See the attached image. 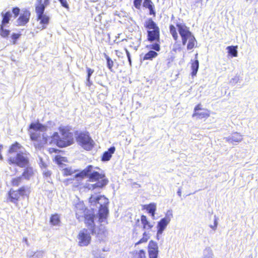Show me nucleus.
Instances as JSON below:
<instances>
[{
    "instance_id": "nucleus-36",
    "label": "nucleus",
    "mask_w": 258,
    "mask_h": 258,
    "mask_svg": "<svg viewBox=\"0 0 258 258\" xmlns=\"http://www.w3.org/2000/svg\"><path fill=\"white\" fill-rule=\"evenodd\" d=\"M150 236L146 232H144L143 234V237L141 238L138 242L135 243V245H137L140 243H146L148 240L149 239Z\"/></svg>"
},
{
    "instance_id": "nucleus-11",
    "label": "nucleus",
    "mask_w": 258,
    "mask_h": 258,
    "mask_svg": "<svg viewBox=\"0 0 258 258\" xmlns=\"http://www.w3.org/2000/svg\"><path fill=\"white\" fill-rule=\"evenodd\" d=\"M122 34H119L118 37H116L115 39L114 40V48H115V51L116 55L118 57H122L125 56L126 54L128 56L129 53L126 48V43L127 42V39L124 38V36L123 35L121 37L120 40L118 39L120 36Z\"/></svg>"
},
{
    "instance_id": "nucleus-30",
    "label": "nucleus",
    "mask_w": 258,
    "mask_h": 258,
    "mask_svg": "<svg viewBox=\"0 0 258 258\" xmlns=\"http://www.w3.org/2000/svg\"><path fill=\"white\" fill-rule=\"evenodd\" d=\"M113 153V147L109 148L108 151H105L102 155L101 160L103 161H107L110 160Z\"/></svg>"
},
{
    "instance_id": "nucleus-25",
    "label": "nucleus",
    "mask_w": 258,
    "mask_h": 258,
    "mask_svg": "<svg viewBox=\"0 0 258 258\" xmlns=\"http://www.w3.org/2000/svg\"><path fill=\"white\" fill-rule=\"evenodd\" d=\"M34 175V170L33 168L31 167L26 166V168L24 169V171L22 173L21 175L22 176L23 178H24L26 180H29L30 178L33 176Z\"/></svg>"
},
{
    "instance_id": "nucleus-24",
    "label": "nucleus",
    "mask_w": 258,
    "mask_h": 258,
    "mask_svg": "<svg viewBox=\"0 0 258 258\" xmlns=\"http://www.w3.org/2000/svg\"><path fill=\"white\" fill-rule=\"evenodd\" d=\"M143 209L147 210L150 214L152 218H155V212L156 210V205L155 203H150L148 205H145L143 206Z\"/></svg>"
},
{
    "instance_id": "nucleus-35",
    "label": "nucleus",
    "mask_w": 258,
    "mask_h": 258,
    "mask_svg": "<svg viewBox=\"0 0 258 258\" xmlns=\"http://www.w3.org/2000/svg\"><path fill=\"white\" fill-rule=\"evenodd\" d=\"M5 26L6 25L0 24V35L3 38L8 37L10 34L9 30L4 28Z\"/></svg>"
},
{
    "instance_id": "nucleus-34",
    "label": "nucleus",
    "mask_w": 258,
    "mask_h": 258,
    "mask_svg": "<svg viewBox=\"0 0 258 258\" xmlns=\"http://www.w3.org/2000/svg\"><path fill=\"white\" fill-rule=\"evenodd\" d=\"M53 161L57 164L60 165L62 164L63 162H67L68 160L66 157L61 156L60 155H57L54 157Z\"/></svg>"
},
{
    "instance_id": "nucleus-41",
    "label": "nucleus",
    "mask_w": 258,
    "mask_h": 258,
    "mask_svg": "<svg viewBox=\"0 0 258 258\" xmlns=\"http://www.w3.org/2000/svg\"><path fill=\"white\" fill-rule=\"evenodd\" d=\"M48 152L50 154H52V153H63L64 152L63 151H61L60 150H58V149H55L54 148H50L49 149H48Z\"/></svg>"
},
{
    "instance_id": "nucleus-33",
    "label": "nucleus",
    "mask_w": 258,
    "mask_h": 258,
    "mask_svg": "<svg viewBox=\"0 0 258 258\" xmlns=\"http://www.w3.org/2000/svg\"><path fill=\"white\" fill-rule=\"evenodd\" d=\"M228 54L231 57H237V46H229L227 47Z\"/></svg>"
},
{
    "instance_id": "nucleus-43",
    "label": "nucleus",
    "mask_w": 258,
    "mask_h": 258,
    "mask_svg": "<svg viewBox=\"0 0 258 258\" xmlns=\"http://www.w3.org/2000/svg\"><path fill=\"white\" fill-rule=\"evenodd\" d=\"M58 1L60 2L61 5L67 9H69V5L67 1V0H58Z\"/></svg>"
},
{
    "instance_id": "nucleus-26",
    "label": "nucleus",
    "mask_w": 258,
    "mask_h": 258,
    "mask_svg": "<svg viewBox=\"0 0 258 258\" xmlns=\"http://www.w3.org/2000/svg\"><path fill=\"white\" fill-rule=\"evenodd\" d=\"M1 16L2 18L1 24L6 25L10 23L12 17V14L10 11L2 12L1 13Z\"/></svg>"
},
{
    "instance_id": "nucleus-14",
    "label": "nucleus",
    "mask_w": 258,
    "mask_h": 258,
    "mask_svg": "<svg viewBox=\"0 0 258 258\" xmlns=\"http://www.w3.org/2000/svg\"><path fill=\"white\" fill-rule=\"evenodd\" d=\"M211 114L210 111L207 108L203 107L201 103H199L196 105L194 109V112L192 114V117H196L200 119H207L210 117Z\"/></svg>"
},
{
    "instance_id": "nucleus-47",
    "label": "nucleus",
    "mask_w": 258,
    "mask_h": 258,
    "mask_svg": "<svg viewBox=\"0 0 258 258\" xmlns=\"http://www.w3.org/2000/svg\"><path fill=\"white\" fill-rule=\"evenodd\" d=\"M3 146L2 145H0V160H3V156L1 154V151H2V150L3 149Z\"/></svg>"
},
{
    "instance_id": "nucleus-31",
    "label": "nucleus",
    "mask_w": 258,
    "mask_h": 258,
    "mask_svg": "<svg viewBox=\"0 0 258 258\" xmlns=\"http://www.w3.org/2000/svg\"><path fill=\"white\" fill-rule=\"evenodd\" d=\"M107 179H102V181H97L96 183L93 184L91 185L90 189H94L96 188H102L104 186H105L108 183Z\"/></svg>"
},
{
    "instance_id": "nucleus-21",
    "label": "nucleus",
    "mask_w": 258,
    "mask_h": 258,
    "mask_svg": "<svg viewBox=\"0 0 258 258\" xmlns=\"http://www.w3.org/2000/svg\"><path fill=\"white\" fill-rule=\"evenodd\" d=\"M131 258H146V251L144 249H135L130 253Z\"/></svg>"
},
{
    "instance_id": "nucleus-2",
    "label": "nucleus",
    "mask_w": 258,
    "mask_h": 258,
    "mask_svg": "<svg viewBox=\"0 0 258 258\" xmlns=\"http://www.w3.org/2000/svg\"><path fill=\"white\" fill-rule=\"evenodd\" d=\"M93 166L89 165L85 169L76 174L73 178H68L63 181L66 185L72 184L74 187H77L81 184L82 181L85 177H88L90 181H102V179H107L104 174L94 171L91 172Z\"/></svg>"
},
{
    "instance_id": "nucleus-1",
    "label": "nucleus",
    "mask_w": 258,
    "mask_h": 258,
    "mask_svg": "<svg viewBox=\"0 0 258 258\" xmlns=\"http://www.w3.org/2000/svg\"><path fill=\"white\" fill-rule=\"evenodd\" d=\"M169 30L176 43L178 42L179 36L180 37L181 45L185 46L187 50H190L197 47V39L185 23L178 22L175 25L170 24Z\"/></svg>"
},
{
    "instance_id": "nucleus-4",
    "label": "nucleus",
    "mask_w": 258,
    "mask_h": 258,
    "mask_svg": "<svg viewBox=\"0 0 258 258\" xmlns=\"http://www.w3.org/2000/svg\"><path fill=\"white\" fill-rule=\"evenodd\" d=\"M75 211L77 218L80 220L84 217V223L86 226L90 230L91 234L94 233L95 232L94 220L96 217L94 211L93 210L90 211L82 204H77L75 207Z\"/></svg>"
},
{
    "instance_id": "nucleus-27",
    "label": "nucleus",
    "mask_w": 258,
    "mask_h": 258,
    "mask_svg": "<svg viewBox=\"0 0 258 258\" xmlns=\"http://www.w3.org/2000/svg\"><path fill=\"white\" fill-rule=\"evenodd\" d=\"M141 221L143 225V228L144 229H150L153 227V225L148 220L145 215H142L141 216Z\"/></svg>"
},
{
    "instance_id": "nucleus-38",
    "label": "nucleus",
    "mask_w": 258,
    "mask_h": 258,
    "mask_svg": "<svg viewBox=\"0 0 258 258\" xmlns=\"http://www.w3.org/2000/svg\"><path fill=\"white\" fill-rule=\"evenodd\" d=\"M76 171H74L71 168H64L62 169V173L64 176H68L73 175Z\"/></svg>"
},
{
    "instance_id": "nucleus-22",
    "label": "nucleus",
    "mask_w": 258,
    "mask_h": 258,
    "mask_svg": "<svg viewBox=\"0 0 258 258\" xmlns=\"http://www.w3.org/2000/svg\"><path fill=\"white\" fill-rule=\"evenodd\" d=\"M49 223L51 226H59L61 223L60 215L57 213L51 214L50 217Z\"/></svg>"
},
{
    "instance_id": "nucleus-46",
    "label": "nucleus",
    "mask_w": 258,
    "mask_h": 258,
    "mask_svg": "<svg viewBox=\"0 0 258 258\" xmlns=\"http://www.w3.org/2000/svg\"><path fill=\"white\" fill-rule=\"evenodd\" d=\"M107 60L108 67L110 70H111L112 66L111 64V62H112V61L108 57H107Z\"/></svg>"
},
{
    "instance_id": "nucleus-18",
    "label": "nucleus",
    "mask_w": 258,
    "mask_h": 258,
    "mask_svg": "<svg viewBox=\"0 0 258 258\" xmlns=\"http://www.w3.org/2000/svg\"><path fill=\"white\" fill-rule=\"evenodd\" d=\"M242 139V136L237 132L233 133L230 136L226 138V142L233 144L240 142Z\"/></svg>"
},
{
    "instance_id": "nucleus-48",
    "label": "nucleus",
    "mask_w": 258,
    "mask_h": 258,
    "mask_svg": "<svg viewBox=\"0 0 258 258\" xmlns=\"http://www.w3.org/2000/svg\"><path fill=\"white\" fill-rule=\"evenodd\" d=\"M140 221V220L138 219L137 220V222H136V224L138 223Z\"/></svg>"
},
{
    "instance_id": "nucleus-12",
    "label": "nucleus",
    "mask_w": 258,
    "mask_h": 258,
    "mask_svg": "<svg viewBox=\"0 0 258 258\" xmlns=\"http://www.w3.org/2000/svg\"><path fill=\"white\" fill-rule=\"evenodd\" d=\"M35 11L36 14V20L40 25V29H46L49 23L50 17L44 13V7H37V9H35Z\"/></svg>"
},
{
    "instance_id": "nucleus-13",
    "label": "nucleus",
    "mask_w": 258,
    "mask_h": 258,
    "mask_svg": "<svg viewBox=\"0 0 258 258\" xmlns=\"http://www.w3.org/2000/svg\"><path fill=\"white\" fill-rule=\"evenodd\" d=\"M7 161L10 165H16L22 168L27 166L29 164L28 158L24 156L23 153H17L15 157H10Z\"/></svg>"
},
{
    "instance_id": "nucleus-44",
    "label": "nucleus",
    "mask_w": 258,
    "mask_h": 258,
    "mask_svg": "<svg viewBox=\"0 0 258 258\" xmlns=\"http://www.w3.org/2000/svg\"><path fill=\"white\" fill-rule=\"evenodd\" d=\"M52 174V172L51 171L46 170L44 171L43 173V175L45 178H49L50 177L51 175Z\"/></svg>"
},
{
    "instance_id": "nucleus-40",
    "label": "nucleus",
    "mask_w": 258,
    "mask_h": 258,
    "mask_svg": "<svg viewBox=\"0 0 258 258\" xmlns=\"http://www.w3.org/2000/svg\"><path fill=\"white\" fill-rule=\"evenodd\" d=\"M182 49L181 44L178 43H175L172 48V51L174 52H176L178 51H180Z\"/></svg>"
},
{
    "instance_id": "nucleus-7",
    "label": "nucleus",
    "mask_w": 258,
    "mask_h": 258,
    "mask_svg": "<svg viewBox=\"0 0 258 258\" xmlns=\"http://www.w3.org/2000/svg\"><path fill=\"white\" fill-rule=\"evenodd\" d=\"M89 202L91 205L96 206L99 205L98 220L100 223L104 222L106 219L108 214L107 207L108 204V199L103 196L95 197L92 195L89 198Z\"/></svg>"
},
{
    "instance_id": "nucleus-20",
    "label": "nucleus",
    "mask_w": 258,
    "mask_h": 258,
    "mask_svg": "<svg viewBox=\"0 0 258 258\" xmlns=\"http://www.w3.org/2000/svg\"><path fill=\"white\" fill-rule=\"evenodd\" d=\"M143 7L148 9L149 10V14L152 15L154 17L156 15V12L155 11V6L152 0H144Z\"/></svg>"
},
{
    "instance_id": "nucleus-28",
    "label": "nucleus",
    "mask_w": 258,
    "mask_h": 258,
    "mask_svg": "<svg viewBox=\"0 0 258 258\" xmlns=\"http://www.w3.org/2000/svg\"><path fill=\"white\" fill-rule=\"evenodd\" d=\"M21 148L22 146L21 144L17 142H15L10 146L9 149L8 150V153L11 154L15 153L19 150Z\"/></svg>"
},
{
    "instance_id": "nucleus-19",
    "label": "nucleus",
    "mask_w": 258,
    "mask_h": 258,
    "mask_svg": "<svg viewBox=\"0 0 258 258\" xmlns=\"http://www.w3.org/2000/svg\"><path fill=\"white\" fill-rule=\"evenodd\" d=\"M170 221L169 217H166L161 219L158 222L157 225L158 233H161L165 229L167 225Z\"/></svg>"
},
{
    "instance_id": "nucleus-9",
    "label": "nucleus",
    "mask_w": 258,
    "mask_h": 258,
    "mask_svg": "<svg viewBox=\"0 0 258 258\" xmlns=\"http://www.w3.org/2000/svg\"><path fill=\"white\" fill-rule=\"evenodd\" d=\"M12 12L13 13L15 18L18 17L16 20L17 25L18 26H25L29 22L31 17V12L29 10L26 9H24L20 14V8L18 7H15L12 8Z\"/></svg>"
},
{
    "instance_id": "nucleus-29",
    "label": "nucleus",
    "mask_w": 258,
    "mask_h": 258,
    "mask_svg": "<svg viewBox=\"0 0 258 258\" xmlns=\"http://www.w3.org/2000/svg\"><path fill=\"white\" fill-rule=\"evenodd\" d=\"M158 56V53L154 50H150L147 53L145 54V55L141 58L142 60H152L153 58L156 57Z\"/></svg>"
},
{
    "instance_id": "nucleus-15",
    "label": "nucleus",
    "mask_w": 258,
    "mask_h": 258,
    "mask_svg": "<svg viewBox=\"0 0 258 258\" xmlns=\"http://www.w3.org/2000/svg\"><path fill=\"white\" fill-rule=\"evenodd\" d=\"M78 239V245L80 246H88L91 242V236L87 229L81 230L77 236Z\"/></svg>"
},
{
    "instance_id": "nucleus-8",
    "label": "nucleus",
    "mask_w": 258,
    "mask_h": 258,
    "mask_svg": "<svg viewBox=\"0 0 258 258\" xmlns=\"http://www.w3.org/2000/svg\"><path fill=\"white\" fill-rule=\"evenodd\" d=\"M75 139L78 144L84 149L90 151L94 146L95 142L88 131L75 132Z\"/></svg>"
},
{
    "instance_id": "nucleus-45",
    "label": "nucleus",
    "mask_w": 258,
    "mask_h": 258,
    "mask_svg": "<svg viewBox=\"0 0 258 258\" xmlns=\"http://www.w3.org/2000/svg\"><path fill=\"white\" fill-rule=\"evenodd\" d=\"M21 36L20 34H17V33H13L12 34L11 37L12 39L15 41L17 39H18Z\"/></svg>"
},
{
    "instance_id": "nucleus-16",
    "label": "nucleus",
    "mask_w": 258,
    "mask_h": 258,
    "mask_svg": "<svg viewBox=\"0 0 258 258\" xmlns=\"http://www.w3.org/2000/svg\"><path fill=\"white\" fill-rule=\"evenodd\" d=\"M148 252L149 258H157L158 246L156 242L151 240L148 245Z\"/></svg>"
},
{
    "instance_id": "nucleus-17",
    "label": "nucleus",
    "mask_w": 258,
    "mask_h": 258,
    "mask_svg": "<svg viewBox=\"0 0 258 258\" xmlns=\"http://www.w3.org/2000/svg\"><path fill=\"white\" fill-rule=\"evenodd\" d=\"M46 130L45 125L41 124L39 121L31 122L28 127V131L39 132V131H44Z\"/></svg>"
},
{
    "instance_id": "nucleus-6",
    "label": "nucleus",
    "mask_w": 258,
    "mask_h": 258,
    "mask_svg": "<svg viewBox=\"0 0 258 258\" xmlns=\"http://www.w3.org/2000/svg\"><path fill=\"white\" fill-rule=\"evenodd\" d=\"M30 190L27 186H22L17 189H10L7 193V200L8 202L12 203L18 208L26 207L23 206L22 203H20L21 197H26L28 199L29 197Z\"/></svg>"
},
{
    "instance_id": "nucleus-5",
    "label": "nucleus",
    "mask_w": 258,
    "mask_h": 258,
    "mask_svg": "<svg viewBox=\"0 0 258 258\" xmlns=\"http://www.w3.org/2000/svg\"><path fill=\"white\" fill-rule=\"evenodd\" d=\"M58 130L61 136L60 137L57 132L54 133L51 136V141L60 148L69 146L74 143L73 133L66 127L60 126Z\"/></svg>"
},
{
    "instance_id": "nucleus-10",
    "label": "nucleus",
    "mask_w": 258,
    "mask_h": 258,
    "mask_svg": "<svg viewBox=\"0 0 258 258\" xmlns=\"http://www.w3.org/2000/svg\"><path fill=\"white\" fill-rule=\"evenodd\" d=\"M29 136L36 149H41L48 142V137L39 132L30 131Z\"/></svg>"
},
{
    "instance_id": "nucleus-37",
    "label": "nucleus",
    "mask_w": 258,
    "mask_h": 258,
    "mask_svg": "<svg viewBox=\"0 0 258 258\" xmlns=\"http://www.w3.org/2000/svg\"><path fill=\"white\" fill-rule=\"evenodd\" d=\"M49 4V0H44L43 3L42 0H37V4L35 5V9H37V7L40 6L44 7V11H45L46 7Z\"/></svg>"
},
{
    "instance_id": "nucleus-3",
    "label": "nucleus",
    "mask_w": 258,
    "mask_h": 258,
    "mask_svg": "<svg viewBox=\"0 0 258 258\" xmlns=\"http://www.w3.org/2000/svg\"><path fill=\"white\" fill-rule=\"evenodd\" d=\"M144 27L147 29V40L150 42H155L152 44L147 45L146 47L156 51H159L161 49L160 44V31L159 27L152 19H149L145 22Z\"/></svg>"
},
{
    "instance_id": "nucleus-32",
    "label": "nucleus",
    "mask_w": 258,
    "mask_h": 258,
    "mask_svg": "<svg viewBox=\"0 0 258 258\" xmlns=\"http://www.w3.org/2000/svg\"><path fill=\"white\" fill-rule=\"evenodd\" d=\"M23 181V177L21 176L13 178L11 180V184L13 186L17 187L21 185Z\"/></svg>"
},
{
    "instance_id": "nucleus-39",
    "label": "nucleus",
    "mask_w": 258,
    "mask_h": 258,
    "mask_svg": "<svg viewBox=\"0 0 258 258\" xmlns=\"http://www.w3.org/2000/svg\"><path fill=\"white\" fill-rule=\"evenodd\" d=\"M143 0H134L133 4L134 7L138 10L141 8L142 3Z\"/></svg>"
},
{
    "instance_id": "nucleus-23",
    "label": "nucleus",
    "mask_w": 258,
    "mask_h": 258,
    "mask_svg": "<svg viewBox=\"0 0 258 258\" xmlns=\"http://www.w3.org/2000/svg\"><path fill=\"white\" fill-rule=\"evenodd\" d=\"M190 63L191 70V75L192 77H194L197 75L199 67V62L198 60V54H196L195 59L191 60Z\"/></svg>"
},
{
    "instance_id": "nucleus-42",
    "label": "nucleus",
    "mask_w": 258,
    "mask_h": 258,
    "mask_svg": "<svg viewBox=\"0 0 258 258\" xmlns=\"http://www.w3.org/2000/svg\"><path fill=\"white\" fill-rule=\"evenodd\" d=\"M87 80L88 82H90V77L92 75V74L94 72V70H92L90 68H87Z\"/></svg>"
}]
</instances>
